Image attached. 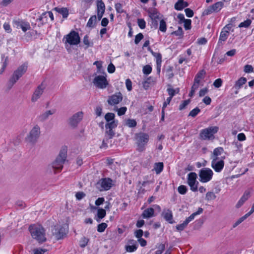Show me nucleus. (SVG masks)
Here are the masks:
<instances>
[{"label": "nucleus", "instance_id": "39", "mask_svg": "<svg viewBox=\"0 0 254 254\" xmlns=\"http://www.w3.org/2000/svg\"><path fill=\"white\" fill-rule=\"evenodd\" d=\"M174 8L177 10H182L184 9L183 0H178L175 4Z\"/></svg>", "mask_w": 254, "mask_h": 254}, {"label": "nucleus", "instance_id": "9", "mask_svg": "<svg viewBox=\"0 0 254 254\" xmlns=\"http://www.w3.org/2000/svg\"><path fill=\"white\" fill-rule=\"evenodd\" d=\"M213 173L212 171L208 168H204L199 171V176L200 181L202 183H206L210 181L212 178Z\"/></svg>", "mask_w": 254, "mask_h": 254}, {"label": "nucleus", "instance_id": "6", "mask_svg": "<svg viewBox=\"0 0 254 254\" xmlns=\"http://www.w3.org/2000/svg\"><path fill=\"white\" fill-rule=\"evenodd\" d=\"M113 185V180L111 178H105L99 180L95 186L97 189L102 191L109 190Z\"/></svg>", "mask_w": 254, "mask_h": 254}, {"label": "nucleus", "instance_id": "41", "mask_svg": "<svg viewBox=\"0 0 254 254\" xmlns=\"http://www.w3.org/2000/svg\"><path fill=\"white\" fill-rule=\"evenodd\" d=\"M171 34L179 36L180 38H181L183 37L184 32L182 28L179 27L177 30L173 31Z\"/></svg>", "mask_w": 254, "mask_h": 254}, {"label": "nucleus", "instance_id": "28", "mask_svg": "<svg viewBox=\"0 0 254 254\" xmlns=\"http://www.w3.org/2000/svg\"><path fill=\"white\" fill-rule=\"evenodd\" d=\"M213 11H215V12H219L223 7L224 6V3L222 1H218L213 5H211Z\"/></svg>", "mask_w": 254, "mask_h": 254}, {"label": "nucleus", "instance_id": "42", "mask_svg": "<svg viewBox=\"0 0 254 254\" xmlns=\"http://www.w3.org/2000/svg\"><path fill=\"white\" fill-rule=\"evenodd\" d=\"M138 248L137 246L133 245H126L125 246V250L126 252L129 253H132L135 251Z\"/></svg>", "mask_w": 254, "mask_h": 254}, {"label": "nucleus", "instance_id": "32", "mask_svg": "<svg viewBox=\"0 0 254 254\" xmlns=\"http://www.w3.org/2000/svg\"><path fill=\"white\" fill-rule=\"evenodd\" d=\"M223 151L224 149L221 147H219L214 149L212 155L213 158L219 159L218 156L220 155Z\"/></svg>", "mask_w": 254, "mask_h": 254}, {"label": "nucleus", "instance_id": "18", "mask_svg": "<svg viewBox=\"0 0 254 254\" xmlns=\"http://www.w3.org/2000/svg\"><path fill=\"white\" fill-rule=\"evenodd\" d=\"M13 23L17 26V28H20L22 31L26 32L27 30L30 29V25L27 22H25L22 20H16L13 21Z\"/></svg>", "mask_w": 254, "mask_h": 254}, {"label": "nucleus", "instance_id": "53", "mask_svg": "<svg viewBox=\"0 0 254 254\" xmlns=\"http://www.w3.org/2000/svg\"><path fill=\"white\" fill-rule=\"evenodd\" d=\"M137 24L140 28L143 29L146 27V22L143 19H138Z\"/></svg>", "mask_w": 254, "mask_h": 254}, {"label": "nucleus", "instance_id": "37", "mask_svg": "<svg viewBox=\"0 0 254 254\" xmlns=\"http://www.w3.org/2000/svg\"><path fill=\"white\" fill-rule=\"evenodd\" d=\"M89 239L85 237L81 238L79 241V246L81 248H85L88 244Z\"/></svg>", "mask_w": 254, "mask_h": 254}, {"label": "nucleus", "instance_id": "46", "mask_svg": "<svg viewBox=\"0 0 254 254\" xmlns=\"http://www.w3.org/2000/svg\"><path fill=\"white\" fill-rule=\"evenodd\" d=\"M252 21L250 19H247L246 20L244 21V22H242L240 23L239 25V27L240 28L242 27H245V28H248L251 24Z\"/></svg>", "mask_w": 254, "mask_h": 254}, {"label": "nucleus", "instance_id": "38", "mask_svg": "<svg viewBox=\"0 0 254 254\" xmlns=\"http://www.w3.org/2000/svg\"><path fill=\"white\" fill-rule=\"evenodd\" d=\"M170 98H172L175 96L176 93H178L179 91V89H174L172 88H168L167 90Z\"/></svg>", "mask_w": 254, "mask_h": 254}, {"label": "nucleus", "instance_id": "1", "mask_svg": "<svg viewBox=\"0 0 254 254\" xmlns=\"http://www.w3.org/2000/svg\"><path fill=\"white\" fill-rule=\"evenodd\" d=\"M27 67L28 64L25 63L19 66L13 72L7 84V87L8 89H10L19 79L26 72Z\"/></svg>", "mask_w": 254, "mask_h": 254}, {"label": "nucleus", "instance_id": "10", "mask_svg": "<svg viewBox=\"0 0 254 254\" xmlns=\"http://www.w3.org/2000/svg\"><path fill=\"white\" fill-rule=\"evenodd\" d=\"M197 175L194 172L190 173L188 175V183L192 191L197 190V185L198 182L196 181Z\"/></svg>", "mask_w": 254, "mask_h": 254}, {"label": "nucleus", "instance_id": "7", "mask_svg": "<svg viewBox=\"0 0 254 254\" xmlns=\"http://www.w3.org/2000/svg\"><path fill=\"white\" fill-rule=\"evenodd\" d=\"M40 127L37 125H35L25 138L26 140L32 144L35 143L40 136Z\"/></svg>", "mask_w": 254, "mask_h": 254}, {"label": "nucleus", "instance_id": "19", "mask_svg": "<svg viewBox=\"0 0 254 254\" xmlns=\"http://www.w3.org/2000/svg\"><path fill=\"white\" fill-rule=\"evenodd\" d=\"M56 112V110L52 109L50 110H48L43 113L38 117V120L41 122H44L46 121L49 117L51 115L54 114Z\"/></svg>", "mask_w": 254, "mask_h": 254}, {"label": "nucleus", "instance_id": "20", "mask_svg": "<svg viewBox=\"0 0 254 254\" xmlns=\"http://www.w3.org/2000/svg\"><path fill=\"white\" fill-rule=\"evenodd\" d=\"M162 215L165 220L169 222L170 224H173L175 223V221L173 219V213L171 210L170 209H164Z\"/></svg>", "mask_w": 254, "mask_h": 254}, {"label": "nucleus", "instance_id": "43", "mask_svg": "<svg viewBox=\"0 0 254 254\" xmlns=\"http://www.w3.org/2000/svg\"><path fill=\"white\" fill-rule=\"evenodd\" d=\"M216 196L212 191H208L206 194L205 199L208 200H214L216 198Z\"/></svg>", "mask_w": 254, "mask_h": 254}, {"label": "nucleus", "instance_id": "3", "mask_svg": "<svg viewBox=\"0 0 254 254\" xmlns=\"http://www.w3.org/2000/svg\"><path fill=\"white\" fill-rule=\"evenodd\" d=\"M67 156V149L63 148L55 160L52 163V167L57 171H61Z\"/></svg>", "mask_w": 254, "mask_h": 254}, {"label": "nucleus", "instance_id": "56", "mask_svg": "<svg viewBox=\"0 0 254 254\" xmlns=\"http://www.w3.org/2000/svg\"><path fill=\"white\" fill-rule=\"evenodd\" d=\"M184 27L186 30H190L191 29V21L190 19H186L184 22Z\"/></svg>", "mask_w": 254, "mask_h": 254}, {"label": "nucleus", "instance_id": "2", "mask_svg": "<svg viewBox=\"0 0 254 254\" xmlns=\"http://www.w3.org/2000/svg\"><path fill=\"white\" fill-rule=\"evenodd\" d=\"M32 238L39 243H43L46 240L44 229L41 225H31L29 228Z\"/></svg>", "mask_w": 254, "mask_h": 254}, {"label": "nucleus", "instance_id": "40", "mask_svg": "<svg viewBox=\"0 0 254 254\" xmlns=\"http://www.w3.org/2000/svg\"><path fill=\"white\" fill-rule=\"evenodd\" d=\"M166 29L167 26L165 21L163 19L160 20L159 23V30L163 32H165L166 31Z\"/></svg>", "mask_w": 254, "mask_h": 254}, {"label": "nucleus", "instance_id": "21", "mask_svg": "<svg viewBox=\"0 0 254 254\" xmlns=\"http://www.w3.org/2000/svg\"><path fill=\"white\" fill-rule=\"evenodd\" d=\"M246 82L247 78L244 77L240 78L237 81H236L235 84L233 87L236 90L235 92L236 94L238 93V90L243 86L244 84L246 83Z\"/></svg>", "mask_w": 254, "mask_h": 254}, {"label": "nucleus", "instance_id": "33", "mask_svg": "<svg viewBox=\"0 0 254 254\" xmlns=\"http://www.w3.org/2000/svg\"><path fill=\"white\" fill-rule=\"evenodd\" d=\"M125 125L129 127H134L136 126L137 123L134 119H127L125 120Z\"/></svg>", "mask_w": 254, "mask_h": 254}, {"label": "nucleus", "instance_id": "63", "mask_svg": "<svg viewBox=\"0 0 254 254\" xmlns=\"http://www.w3.org/2000/svg\"><path fill=\"white\" fill-rule=\"evenodd\" d=\"M4 30L8 33H10L12 31L10 26L9 23L5 22L3 25Z\"/></svg>", "mask_w": 254, "mask_h": 254}, {"label": "nucleus", "instance_id": "58", "mask_svg": "<svg viewBox=\"0 0 254 254\" xmlns=\"http://www.w3.org/2000/svg\"><path fill=\"white\" fill-rule=\"evenodd\" d=\"M188 224L184 221V222L181 224L176 226V229L179 231H183L187 226Z\"/></svg>", "mask_w": 254, "mask_h": 254}, {"label": "nucleus", "instance_id": "29", "mask_svg": "<svg viewBox=\"0 0 254 254\" xmlns=\"http://www.w3.org/2000/svg\"><path fill=\"white\" fill-rule=\"evenodd\" d=\"M97 21L96 15H92L88 20L87 23V27L93 28L95 26Z\"/></svg>", "mask_w": 254, "mask_h": 254}, {"label": "nucleus", "instance_id": "64", "mask_svg": "<svg viewBox=\"0 0 254 254\" xmlns=\"http://www.w3.org/2000/svg\"><path fill=\"white\" fill-rule=\"evenodd\" d=\"M143 235V232L141 229L137 230L134 232V235L137 238H138V239L141 238Z\"/></svg>", "mask_w": 254, "mask_h": 254}, {"label": "nucleus", "instance_id": "31", "mask_svg": "<svg viewBox=\"0 0 254 254\" xmlns=\"http://www.w3.org/2000/svg\"><path fill=\"white\" fill-rule=\"evenodd\" d=\"M164 165L162 162L156 163L154 165V170L157 174H160L163 170Z\"/></svg>", "mask_w": 254, "mask_h": 254}, {"label": "nucleus", "instance_id": "57", "mask_svg": "<svg viewBox=\"0 0 254 254\" xmlns=\"http://www.w3.org/2000/svg\"><path fill=\"white\" fill-rule=\"evenodd\" d=\"M165 246L164 244H160L158 247V250L155 252V254H162L165 250Z\"/></svg>", "mask_w": 254, "mask_h": 254}, {"label": "nucleus", "instance_id": "51", "mask_svg": "<svg viewBox=\"0 0 254 254\" xmlns=\"http://www.w3.org/2000/svg\"><path fill=\"white\" fill-rule=\"evenodd\" d=\"M187 187L184 185L180 186L178 188V192L181 194H185L187 191Z\"/></svg>", "mask_w": 254, "mask_h": 254}, {"label": "nucleus", "instance_id": "16", "mask_svg": "<svg viewBox=\"0 0 254 254\" xmlns=\"http://www.w3.org/2000/svg\"><path fill=\"white\" fill-rule=\"evenodd\" d=\"M97 17L99 20L102 18L105 10V5L102 0H97Z\"/></svg>", "mask_w": 254, "mask_h": 254}, {"label": "nucleus", "instance_id": "15", "mask_svg": "<svg viewBox=\"0 0 254 254\" xmlns=\"http://www.w3.org/2000/svg\"><path fill=\"white\" fill-rule=\"evenodd\" d=\"M83 113L82 112H79L74 114L69 119V124L70 126L75 127L83 118Z\"/></svg>", "mask_w": 254, "mask_h": 254}, {"label": "nucleus", "instance_id": "52", "mask_svg": "<svg viewBox=\"0 0 254 254\" xmlns=\"http://www.w3.org/2000/svg\"><path fill=\"white\" fill-rule=\"evenodd\" d=\"M215 11H213V9L211 5L209 6V7H207V8H206V9H205L203 13H202V15H208L213 12H214Z\"/></svg>", "mask_w": 254, "mask_h": 254}, {"label": "nucleus", "instance_id": "22", "mask_svg": "<svg viewBox=\"0 0 254 254\" xmlns=\"http://www.w3.org/2000/svg\"><path fill=\"white\" fill-rule=\"evenodd\" d=\"M229 32H228V31L222 30L218 42V45L220 46L222 45V42L226 41L229 36Z\"/></svg>", "mask_w": 254, "mask_h": 254}, {"label": "nucleus", "instance_id": "49", "mask_svg": "<svg viewBox=\"0 0 254 254\" xmlns=\"http://www.w3.org/2000/svg\"><path fill=\"white\" fill-rule=\"evenodd\" d=\"M143 72L144 74L148 75L152 71V67L149 65H146L143 67Z\"/></svg>", "mask_w": 254, "mask_h": 254}, {"label": "nucleus", "instance_id": "55", "mask_svg": "<svg viewBox=\"0 0 254 254\" xmlns=\"http://www.w3.org/2000/svg\"><path fill=\"white\" fill-rule=\"evenodd\" d=\"M143 38V35L141 33L137 34L135 37L134 43L138 44L139 42Z\"/></svg>", "mask_w": 254, "mask_h": 254}, {"label": "nucleus", "instance_id": "60", "mask_svg": "<svg viewBox=\"0 0 254 254\" xmlns=\"http://www.w3.org/2000/svg\"><path fill=\"white\" fill-rule=\"evenodd\" d=\"M190 100H185L183 102L182 104H181L179 106V110H182L184 109L186 106L190 103Z\"/></svg>", "mask_w": 254, "mask_h": 254}, {"label": "nucleus", "instance_id": "25", "mask_svg": "<svg viewBox=\"0 0 254 254\" xmlns=\"http://www.w3.org/2000/svg\"><path fill=\"white\" fill-rule=\"evenodd\" d=\"M203 212V209L201 207H199L197 211L191 214L189 217H188L185 221H184L187 224L189 223L191 220H192L194 217L197 215L202 213Z\"/></svg>", "mask_w": 254, "mask_h": 254}, {"label": "nucleus", "instance_id": "8", "mask_svg": "<svg viewBox=\"0 0 254 254\" xmlns=\"http://www.w3.org/2000/svg\"><path fill=\"white\" fill-rule=\"evenodd\" d=\"M218 130L217 127H210L202 129L199 133L200 138L202 140H210L213 138L214 134Z\"/></svg>", "mask_w": 254, "mask_h": 254}, {"label": "nucleus", "instance_id": "4", "mask_svg": "<svg viewBox=\"0 0 254 254\" xmlns=\"http://www.w3.org/2000/svg\"><path fill=\"white\" fill-rule=\"evenodd\" d=\"M149 139V136L147 133L139 132L135 134L137 151L142 152L145 150V146L148 142Z\"/></svg>", "mask_w": 254, "mask_h": 254}, {"label": "nucleus", "instance_id": "13", "mask_svg": "<svg viewBox=\"0 0 254 254\" xmlns=\"http://www.w3.org/2000/svg\"><path fill=\"white\" fill-rule=\"evenodd\" d=\"M53 235L57 240H60L64 238L66 234L67 231L66 229L61 226H55V228L52 231Z\"/></svg>", "mask_w": 254, "mask_h": 254}, {"label": "nucleus", "instance_id": "59", "mask_svg": "<svg viewBox=\"0 0 254 254\" xmlns=\"http://www.w3.org/2000/svg\"><path fill=\"white\" fill-rule=\"evenodd\" d=\"M156 60V63H162V55L159 53H155L153 55Z\"/></svg>", "mask_w": 254, "mask_h": 254}, {"label": "nucleus", "instance_id": "47", "mask_svg": "<svg viewBox=\"0 0 254 254\" xmlns=\"http://www.w3.org/2000/svg\"><path fill=\"white\" fill-rule=\"evenodd\" d=\"M94 0H81V2L86 8H89L93 4Z\"/></svg>", "mask_w": 254, "mask_h": 254}, {"label": "nucleus", "instance_id": "26", "mask_svg": "<svg viewBox=\"0 0 254 254\" xmlns=\"http://www.w3.org/2000/svg\"><path fill=\"white\" fill-rule=\"evenodd\" d=\"M106 214V212L105 209L103 208H99L97 211V218L96 219L98 222L101 221V219L103 218Z\"/></svg>", "mask_w": 254, "mask_h": 254}, {"label": "nucleus", "instance_id": "30", "mask_svg": "<svg viewBox=\"0 0 254 254\" xmlns=\"http://www.w3.org/2000/svg\"><path fill=\"white\" fill-rule=\"evenodd\" d=\"M206 72L204 69L200 70L195 75L194 80L200 83V80L204 77Z\"/></svg>", "mask_w": 254, "mask_h": 254}, {"label": "nucleus", "instance_id": "23", "mask_svg": "<svg viewBox=\"0 0 254 254\" xmlns=\"http://www.w3.org/2000/svg\"><path fill=\"white\" fill-rule=\"evenodd\" d=\"M154 210L152 208H148L145 209L142 213L143 218H149L154 216Z\"/></svg>", "mask_w": 254, "mask_h": 254}, {"label": "nucleus", "instance_id": "44", "mask_svg": "<svg viewBox=\"0 0 254 254\" xmlns=\"http://www.w3.org/2000/svg\"><path fill=\"white\" fill-rule=\"evenodd\" d=\"M159 13L156 10H153L149 12V16L152 20L159 19Z\"/></svg>", "mask_w": 254, "mask_h": 254}, {"label": "nucleus", "instance_id": "14", "mask_svg": "<svg viewBox=\"0 0 254 254\" xmlns=\"http://www.w3.org/2000/svg\"><path fill=\"white\" fill-rule=\"evenodd\" d=\"M224 166V162L223 159L213 158L211 166L216 172H220L223 169Z\"/></svg>", "mask_w": 254, "mask_h": 254}, {"label": "nucleus", "instance_id": "62", "mask_svg": "<svg viewBox=\"0 0 254 254\" xmlns=\"http://www.w3.org/2000/svg\"><path fill=\"white\" fill-rule=\"evenodd\" d=\"M185 11L187 17H192L193 16V11L191 9L189 8H186Z\"/></svg>", "mask_w": 254, "mask_h": 254}, {"label": "nucleus", "instance_id": "36", "mask_svg": "<svg viewBox=\"0 0 254 254\" xmlns=\"http://www.w3.org/2000/svg\"><path fill=\"white\" fill-rule=\"evenodd\" d=\"M115 117V115L114 113H108L105 116V119L107 123H109L113 121H115L114 120Z\"/></svg>", "mask_w": 254, "mask_h": 254}, {"label": "nucleus", "instance_id": "61", "mask_svg": "<svg viewBox=\"0 0 254 254\" xmlns=\"http://www.w3.org/2000/svg\"><path fill=\"white\" fill-rule=\"evenodd\" d=\"M254 68L251 65L247 64L244 66V71L246 73H250L253 71Z\"/></svg>", "mask_w": 254, "mask_h": 254}, {"label": "nucleus", "instance_id": "54", "mask_svg": "<svg viewBox=\"0 0 254 254\" xmlns=\"http://www.w3.org/2000/svg\"><path fill=\"white\" fill-rule=\"evenodd\" d=\"M127 110V108L126 107H123L119 109H117V111L118 112V116H121L125 115Z\"/></svg>", "mask_w": 254, "mask_h": 254}, {"label": "nucleus", "instance_id": "48", "mask_svg": "<svg viewBox=\"0 0 254 254\" xmlns=\"http://www.w3.org/2000/svg\"><path fill=\"white\" fill-rule=\"evenodd\" d=\"M252 190V189H250L246 190L244 192L243 196L241 197L243 199H244V200L246 201L247 200H248V199L250 197Z\"/></svg>", "mask_w": 254, "mask_h": 254}, {"label": "nucleus", "instance_id": "35", "mask_svg": "<svg viewBox=\"0 0 254 254\" xmlns=\"http://www.w3.org/2000/svg\"><path fill=\"white\" fill-rule=\"evenodd\" d=\"M118 126L117 121H113L111 122L107 123L105 125L106 129H112L115 128Z\"/></svg>", "mask_w": 254, "mask_h": 254}, {"label": "nucleus", "instance_id": "45", "mask_svg": "<svg viewBox=\"0 0 254 254\" xmlns=\"http://www.w3.org/2000/svg\"><path fill=\"white\" fill-rule=\"evenodd\" d=\"M107 224L106 223L99 224L97 226V231L100 233L103 232L107 227Z\"/></svg>", "mask_w": 254, "mask_h": 254}, {"label": "nucleus", "instance_id": "24", "mask_svg": "<svg viewBox=\"0 0 254 254\" xmlns=\"http://www.w3.org/2000/svg\"><path fill=\"white\" fill-rule=\"evenodd\" d=\"M55 10L62 14L64 18H67L69 14L68 9L66 7H55Z\"/></svg>", "mask_w": 254, "mask_h": 254}, {"label": "nucleus", "instance_id": "34", "mask_svg": "<svg viewBox=\"0 0 254 254\" xmlns=\"http://www.w3.org/2000/svg\"><path fill=\"white\" fill-rule=\"evenodd\" d=\"M106 131L105 132V137L106 140H108L112 138L115 134V132L112 129H106Z\"/></svg>", "mask_w": 254, "mask_h": 254}, {"label": "nucleus", "instance_id": "12", "mask_svg": "<svg viewBox=\"0 0 254 254\" xmlns=\"http://www.w3.org/2000/svg\"><path fill=\"white\" fill-rule=\"evenodd\" d=\"M123 99L122 94L119 92L109 96L107 102L110 105L114 106L119 104L123 100Z\"/></svg>", "mask_w": 254, "mask_h": 254}, {"label": "nucleus", "instance_id": "11", "mask_svg": "<svg viewBox=\"0 0 254 254\" xmlns=\"http://www.w3.org/2000/svg\"><path fill=\"white\" fill-rule=\"evenodd\" d=\"M93 84L98 88L104 89L108 85V81L104 75L96 76L93 80Z\"/></svg>", "mask_w": 254, "mask_h": 254}, {"label": "nucleus", "instance_id": "17", "mask_svg": "<svg viewBox=\"0 0 254 254\" xmlns=\"http://www.w3.org/2000/svg\"><path fill=\"white\" fill-rule=\"evenodd\" d=\"M45 87L42 84L39 85L34 91L33 95L31 98V101L35 102L37 101L41 97L44 92Z\"/></svg>", "mask_w": 254, "mask_h": 254}, {"label": "nucleus", "instance_id": "50", "mask_svg": "<svg viewBox=\"0 0 254 254\" xmlns=\"http://www.w3.org/2000/svg\"><path fill=\"white\" fill-rule=\"evenodd\" d=\"M200 112V110L198 107H196L190 112L189 116L195 117Z\"/></svg>", "mask_w": 254, "mask_h": 254}, {"label": "nucleus", "instance_id": "5", "mask_svg": "<svg viewBox=\"0 0 254 254\" xmlns=\"http://www.w3.org/2000/svg\"><path fill=\"white\" fill-rule=\"evenodd\" d=\"M63 41L65 46L77 45L80 42V38L78 32L72 30L64 37Z\"/></svg>", "mask_w": 254, "mask_h": 254}, {"label": "nucleus", "instance_id": "27", "mask_svg": "<svg viewBox=\"0 0 254 254\" xmlns=\"http://www.w3.org/2000/svg\"><path fill=\"white\" fill-rule=\"evenodd\" d=\"M47 12H45L43 13L41 16L36 19V21H39L40 22V24H38V26H41L43 25L45 23L47 22Z\"/></svg>", "mask_w": 254, "mask_h": 254}]
</instances>
